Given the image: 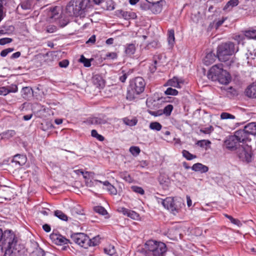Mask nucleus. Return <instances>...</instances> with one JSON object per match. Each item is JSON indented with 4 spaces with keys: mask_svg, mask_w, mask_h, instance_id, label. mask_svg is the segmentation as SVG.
<instances>
[{
    "mask_svg": "<svg viewBox=\"0 0 256 256\" xmlns=\"http://www.w3.org/2000/svg\"><path fill=\"white\" fill-rule=\"evenodd\" d=\"M2 240V250L5 251V256H16L15 235L10 230L2 232L0 228V242Z\"/></svg>",
    "mask_w": 256,
    "mask_h": 256,
    "instance_id": "nucleus-1",
    "label": "nucleus"
},
{
    "mask_svg": "<svg viewBox=\"0 0 256 256\" xmlns=\"http://www.w3.org/2000/svg\"><path fill=\"white\" fill-rule=\"evenodd\" d=\"M146 84L145 80L142 77L138 76L132 80L128 88L126 99L132 100L138 98L144 92Z\"/></svg>",
    "mask_w": 256,
    "mask_h": 256,
    "instance_id": "nucleus-2",
    "label": "nucleus"
},
{
    "mask_svg": "<svg viewBox=\"0 0 256 256\" xmlns=\"http://www.w3.org/2000/svg\"><path fill=\"white\" fill-rule=\"evenodd\" d=\"M144 250L145 256H164L167 248L164 243L151 240L146 242Z\"/></svg>",
    "mask_w": 256,
    "mask_h": 256,
    "instance_id": "nucleus-3",
    "label": "nucleus"
},
{
    "mask_svg": "<svg viewBox=\"0 0 256 256\" xmlns=\"http://www.w3.org/2000/svg\"><path fill=\"white\" fill-rule=\"evenodd\" d=\"M234 52V44L232 42L222 43L217 48V57L220 61L225 62L228 66H230L234 62L230 56Z\"/></svg>",
    "mask_w": 256,
    "mask_h": 256,
    "instance_id": "nucleus-4",
    "label": "nucleus"
},
{
    "mask_svg": "<svg viewBox=\"0 0 256 256\" xmlns=\"http://www.w3.org/2000/svg\"><path fill=\"white\" fill-rule=\"evenodd\" d=\"M89 2L90 0H71L66 6V12L69 16H80Z\"/></svg>",
    "mask_w": 256,
    "mask_h": 256,
    "instance_id": "nucleus-5",
    "label": "nucleus"
},
{
    "mask_svg": "<svg viewBox=\"0 0 256 256\" xmlns=\"http://www.w3.org/2000/svg\"><path fill=\"white\" fill-rule=\"evenodd\" d=\"M238 132L236 131L234 135L230 136L224 141V144L226 148L231 150H234L238 148L242 147V144H244L246 142L243 138L240 136Z\"/></svg>",
    "mask_w": 256,
    "mask_h": 256,
    "instance_id": "nucleus-6",
    "label": "nucleus"
},
{
    "mask_svg": "<svg viewBox=\"0 0 256 256\" xmlns=\"http://www.w3.org/2000/svg\"><path fill=\"white\" fill-rule=\"evenodd\" d=\"M240 136L243 138L246 142L250 141L249 136L250 135L254 136L256 134V123L250 122L244 126V129L238 130Z\"/></svg>",
    "mask_w": 256,
    "mask_h": 256,
    "instance_id": "nucleus-7",
    "label": "nucleus"
},
{
    "mask_svg": "<svg viewBox=\"0 0 256 256\" xmlns=\"http://www.w3.org/2000/svg\"><path fill=\"white\" fill-rule=\"evenodd\" d=\"M74 242L84 248H88L90 245V239L84 233H77L72 236Z\"/></svg>",
    "mask_w": 256,
    "mask_h": 256,
    "instance_id": "nucleus-8",
    "label": "nucleus"
},
{
    "mask_svg": "<svg viewBox=\"0 0 256 256\" xmlns=\"http://www.w3.org/2000/svg\"><path fill=\"white\" fill-rule=\"evenodd\" d=\"M162 204L166 209L171 211L174 215L176 214L180 211V208L176 204L174 198L171 197H168L162 201Z\"/></svg>",
    "mask_w": 256,
    "mask_h": 256,
    "instance_id": "nucleus-9",
    "label": "nucleus"
},
{
    "mask_svg": "<svg viewBox=\"0 0 256 256\" xmlns=\"http://www.w3.org/2000/svg\"><path fill=\"white\" fill-rule=\"evenodd\" d=\"M222 64H217L211 67L208 72L207 76L212 81H216L218 76L220 74L223 68Z\"/></svg>",
    "mask_w": 256,
    "mask_h": 256,
    "instance_id": "nucleus-10",
    "label": "nucleus"
},
{
    "mask_svg": "<svg viewBox=\"0 0 256 256\" xmlns=\"http://www.w3.org/2000/svg\"><path fill=\"white\" fill-rule=\"evenodd\" d=\"M242 152L239 153V157L248 162L251 161L252 152L251 148L248 145L242 144Z\"/></svg>",
    "mask_w": 256,
    "mask_h": 256,
    "instance_id": "nucleus-11",
    "label": "nucleus"
},
{
    "mask_svg": "<svg viewBox=\"0 0 256 256\" xmlns=\"http://www.w3.org/2000/svg\"><path fill=\"white\" fill-rule=\"evenodd\" d=\"M50 239L52 240L53 243L57 245H63L68 244L70 240L63 236L62 235L57 233H52L50 236Z\"/></svg>",
    "mask_w": 256,
    "mask_h": 256,
    "instance_id": "nucleus-12",
    "label": "nucleus"
},
{
    "mask_svg": "<svg viewBox=\"0 0 256 256\" xmlns=\"http://www.w3.org/2000/svg\"><path fill=\"white\" fill-rule=\"evenodd\" d=\"M218 78L216 81H218L220 84H228L231 80L230 74L226 70L222 68L221 73L218 76Z\"/></svg>",
    "mask_w": 256,
    "mask_h": 256,
    "instance_id": "nucleus-13",
    "label": "nucleus"
},
{
    "mask_svg": "<svg viewBox=\"0 0 256 256\" xmlns=\"http://www.w3.org/2000/svg\"><path fill=\"white\" fill-rule=\"evenodd\" d=\"M92 81L94 86L98 88H102L104 86V80L100 74L93 76Z\"/></svg>",
    "mask_w": 256,
    "mask_h": 256,
    "instance_id": "nucleus-14",
    "label": "nucleus"
},
{
    "mask_svg": "<svg viewBox=\"0 0 256 256\" xmlns=\"http://www.w3.org/2000/svg\"><path fill=\"white\" fill-rule=\"evenodd\" d=\"M117 14L126 20L134 19L136 18V13L131 11L120 10L117 11Z\"/></svg>",
    "mask_w": 256,
    "mask_h": 256,
    "instance_id": "nucleus-15",
    "label": "nucleus"
},
{
    "mask_svg": "<svg viewBox=\"0 0 256 256\" xmlns=\"http://www.w3.org/2000/svg\"><path fill=\"white\" fill-rule=\"evenodd\" d=\"M40 0H26L20 5L23 10H30L33 8Z\"/></svg>",
    "mask_w": 256,
    "mask_h": 256,
    "instance_id": "nucleus-16",
    "label": "nucleus"
},
{
    "mask_svg": "<svg viewBox=\"0 0 256 256\" xmlns=\"http://www.w3.org/2000/svg\"><path fill=\"white\" fill-rule=\"evenodd\" d=\"M109 119L104 115L94 117L92 119V123L95 124H104L108 122Z\"/></svg>",
    "mask_w": 256,
    "mask_h": 256,
    "instance_id": "nucleus-17",
    "label": "nucleus"
},
{
    "mask_svg": "<svg viewBox=\"0 0 256 256\" xmlns=\"http://www.w3.org/2000/svg\"><path fill=\"white\" fill-rule=\"evenodd\" d=\"M136 50V44H127L124 46V52L128 56L133 55Z\"/></svg>",
    "mask_w": 256,
    "mask_h": 256,
    "instance_id": "nucleus-18",
    "label": "nucleus"
},
{
    "mask_svg": "<svg viewBox=\"0 0 256 256\" xmlns=\"http://www.w3.org/2000/svg\"><path fill=\"white\" fill-rule=\"evenodd\" d=\"M162 2H158V3L151 4L149 6V8L153 14H159L162 10Z\"/></svg>",
    "mask_w": 256,
    "mask_h": 256,
    "instance_id": "nucleus-19",
    "label": "nucleus"
},
{
    "mask_svg": "<svg viewBox=\"0 0 256 256\" xmlns=\"http://www.w3.org/2000/svg\"><path fill=\"white\" fill-rule=\"evenodd\" d=\"M192 170L195 172H200L201 173H204L208 170V168L200 163H196L192 167Z\"/></svg>",
    "mask_w": 256,
    "mask_h": 256,
    "instance_id": "nucleus-20",
    "label": "nucleus"
},
{
    "mask_svg": "<svg viewBox=\"0 0 256 256\" xmlns=\"http://www.w3.org/2000/svg\"><path fill=\"white\" fill-rule=\"evenodd\" d=\"M216 56L212 52H208L206 54L204 59V63L206 66H209L212 64L216 60Z\"/></svg>",
    "mask_w": 256,
    "mask_h": 256,
    "instance_id": "nucleus-21",
    "label": "nucleus"
},
{
    "mask_svg": "<svg viewBox=\"0 0 256 256\" xmlns=\"http://www.w3.org/2000/svg\"><path fill=\"white\" fill-rule=\"evenodd\" d=\"M245 93L249 98H256V85L249 86L246 90Z\"/></svg>",
    "mask_w": 256,
    "mask_h": 256,
    "instance_id": "nucleus-22",
    "label": "nucleus"
},
{
    "mask_svg": "<svg viewBox=\"0 0 256 256\" xmlns=\"http://www.w3.org/2000/svg\"><path fill=\"white\" fill-rule=\"evenodd\" d=\"M154 64H152L150 67L149 69L151 73H154L156 70L157 66L160 65V59L159 55H155L153 58Z\"/></svg>",
    "mask_w": 256,
    "mask_h": 256,
    "instance_id": "nucleus-23",
    "label": "nucleus"
},
{
    "mask_svg": "<svg viewBox=\"0 0 256 256\" xmlns=\"http://www.w3.org/2000/svg\"><path fill=\"white\" fill-rule=\"evenodd\" d=\"M32 90L29 86L24 87L21 90L22 96L26 100L31 97L32 96Z\"/></svg>",
    "mask_w": 256,
    "mask_h": 256,
    "instance_id": "nucleus-24",
    "label": "nucleus"
},
{
    "mask_svg": "<svg viewBox=\"0 0 256 256\" xmlns=\"http://www.w3.org/2000/svg\"><path fill=\"white\" fill-rule=\"evenodd\" d=\"M15 135V132L13 130H8L0 134V140H8Z\"/></svg>",
    "mask_w": 256,
    "mask_h": 256,
    "instance_id": "nucleus-25",
    "label": "nucleus"
},
{
    "mask_svg": "<svg viewBox=\"0 0 256 256\" xmlns=\"http://www.w3.org/2000/svg\"><path fill=\"white\" fill-rule=\"evenodd\" d=\"M104 252L108 256H118L114 246L112 245L105 248Z\"/></svg>",
    "mask_w": 256,
    "mask_h": 256,
    "instance_id": "nucleus-26",
    "label": "nucleus"
},
{
    "mask_svg": "<svg viewBox=\"0 0 256 256\" xmlns=\"http://www.w3.org/2000/svg\"><path fill=\"white\" fill-rule=\"evenodd\" d=\"M164 86H168L177 88H180L178 79L176 77H174L172 78L169 80Z\"/></svg>",
    "mask_w": 256,
    "mask_h": 256,
    "instance_id": "nucleus-27",
    "label": "nucleus"
},
{
    "mask_svg": "<svg viewBox=\"0 0 256 256\" xmlns=\"http://www.w3.org/2000/svg\"><path fill=\"white\" fill-rule=\"evenodd\" d=\"M58 6H54L53 8H50V11L48 12V16L52 19L56 18V16L58 15Z\"/></svg>",
    "mask_w": 256,
    "mask_h": 256,
    "instance_id": "nucleus-28",
    "label": "nucleus"
},
{
    "mask_svg": "<svg viewBox=\"0 0 256 256\" xmlns=\"http://www.w3.org/2000/svg\"><path fill=\"white\" fill-rule=\"evenodd\" d=\"M238 0H230L223 8L224 10H228L230 7L232 8L238 4Z\"/></svg>",
    "mask_w": 256,
    "mask_h": 256,
    "instance_id": "nucleus-29",
    "label": "nucleus"
},
{
    "mask_svg": "<svg viewBox=\"0 0 256 256\" xmlns=\"http://www.w3.org/2000/svg\"><path fill=\"white\" fill-rule=\"evenodd\" d=\"M173 109V106L172 104H169L166 106L162 110V114H164L166 116H170L171 114Z\"/></svg>",
    "mask_w": 256,
    "mask_h": 256,
    "instance_id": "nucleus-30",
    "label": "nucleus"
},
{
    "mask_svg": "<svg viewBox=\"0 0 256 256\" xmlns=\"http://www.w3.org/2000/svg\"><path fill=\"white\" fill-rule=\"evenodd\" d=\"M54 216L62 220L67 221L68 220V216L60 210L54 211Z\"/></svg>",
    "mask_w": 256,
    "mask_h": 256,
    "instance_id": "nucleus-31",
    "label": "nucleus"
},
{
    "mask_svg": "<svg viewBox=\"0 0 256 256\" xmlns=\"http://www.w3.org/2000/svg\"><path fill=\"white\" fill-rule=\"evenodd\" d=\"M27 160L26 155L17 154V164L20 166L24 165Z\"/></svg>",
    "mask_w": 256,
    "mask_h": 256,
    "instance_id": "nucleus-32",
    "label": "nucleus"
},
{
    "mask_svg": "<svg viewBox=\"0 0 256 256\" xmlns=\"http://www.w3.org/2000/svg\"><path fill=\"white\" fill-rule=\"evenodd\" d=\"M168 43L171 44H173L174 42V31L173 29H170L168 30Z\"/></svg>",
    "mask_w": 256,
    "mask_h": 256,
    "instance_id": "nucleus-33",
    "label": "nucleus"
},
{
    "mask_svg": "<svg viewBox=\"0 0 256 256\" xmlns=\"http://www.w3.org/2000/svg\"><path fill=\"white\" fill-rule=\"evenodd\" d=\"M182 156L188 160H190L196 158V155L190 154L188 150H185L182 151Z\"/></svg>",
    "mask_w": 256,
    "mask_h": 256,
    "instance_id": "nucleus-34",
    "label": "nucleus"
},
{
    "mask_svg": "<svg viewBox=\"0 0 256 256\" xmlns=\"http://www.w3.org/2000/svg\"><path fill=\"white\" fill-rule=\"evenodd\" d=\"M245 36L249 39L256 38V30H246L244 34Z\"/></svg>",
    "mask_w": 256,
    "mask_h": 256,
    "instance_id": "nucleus-35",
    "label": "nucleus"
},
{
    "mask_svg": "<svg viewBox=\"0 0 256 256\" xmlns=\"http://www.w3.org/2000/svg\"><path fill=\"white\" fill-rule=\"evenodd\" d=\"M149 127H150V128L152 130H156L157 131H160V130H161V129L162 128V126L160 122H152L150 124Z\"/></svg>",
    "mask_w": 256,
    "mask_h": 256,
    "instance_id": "nucleus-36",
    "label": "nucleus"
},
{
    "mask_svg": "<svg viewBox=\"0 0 256 256\" xmlns=\"http://www.w3.org/2000/svg\"><path fill=\"white\" fill-rule=\"evenodd\" d=\"M17 251L20 256H27V250L23 245L20 244L17 248Z\"/></svg>",
    "mask_w": 256,
    "mask_h": 256,
    "instance_id": "nucleus-37",
    "label": "nucleus"
},
{
    "mask_svg": "<svg viewBox=\"0 0 256 256\" xmlns=\"http://www.w3.org/2000/svg\"><path fill=\"white\" fill-rule=\"evenodd\" d=\"M79 62L82 63L85 67H90L91 66V61L86 58L84 55L80 56Z\"/></svg>",
    "mask_w": 256,
    "mask_h": 256,
    "instance_id": "nucleus-38",
    "label": "nucleus"
},
{
    "mask_svg": "<svg viewBox=\"0 0 256 256\" xmlns=\"http://www.w3.org/2000/svg\"><path fill=\"white\" fill-rule=\"evenodd\" d=\"M94 209L95 212L102 216H104L108 214L106 210L102 206H96L94 207Z\"/></svg>",
    "mask_w": 256,
    "mask_h": 256,
    "instance_id": "nucleus-39",
    "label": "nucleus"
},
{
    "mask_svg": "<svg viewBox=\"0 0 256 256\" xmlns=\"http://www.w3.org/2000/svg\"><path fill=\"white\" fill-rule=\"evenodd\" d=\"M91 135L92 137L96 138L98 140L102 142L104 140V138L98 134L96 130H92L91 132Z\"/></svg>",
    "mask_w": 256,
    "mask_h": 256,
    "instance_id": "nucleus-40",
    "label": "nucleus"
},
{
    "mask_svg": "<svg viewBox=\"0 0 256 256\" xmlns=\"http://www.w3.org/2000/svg\"><path fill=\"white\" fill-rule=\"evenodd\" d=\"M131 189L136 193L140 194L141 195H144V190L142 187L136 186H131Z\"/></svg>",
    "mask_w": 256,
    "mask_h": 256,
    "instance_id": "nucleus-41",
    "label": "nucleus"
},
{
    "mask_svg": "<svg viewBox=\"0 0 256 256\" xmlns=\"http://www.w3.org/2000/svg\"><path fill=\"white\" fill-rule=\"evenodd\" d=\"M236 118L235 116L230 113L223 112L220 114V118L222 120L232 119L234 120Z\"/></svg>",
    "mask_w": 256,
    "mask_h": 256,
    "instance_id": "nucleus-42",
    "label": "nucleus"
},
{
    "mask_svg": "<svg viewBox=\"0 0 256 256\" xmlns=\"http://www.w3.org/2000/svg\"><path fill=\"white\" fill-rule=\"evenodd\" d=\"M130 152L134 156L139 154L140 150L139 147L136 146H132L130 148Z\"/></svg>",
    "mask_w": 256,
    "mask_h": 256,
    "instance_id": "nucleus-43",
    "label": "nucleus"
},
{
    "mask_svg": "<svg viewBox=\"0 0 256 256\" xmlns=\"http://www.w3.org/2000/svg\"><path fill=\"white\" fill-rule=\"evenodd\" d=\"M120 177L128 182H132V178L130 175L127 172H122L120 174Z\"/></svg>",
    "mask_w": 256,
    "mask_h": 256,
    "instance_id": "nucleus-44",
    "label": "nucleus"
},
{
    "mask_svg": "<svg viewBox=\"0 0 256 256\" xmlns=\"http://www.w3.org/2000/svg\"><path fill=\"white\" fill-rule=\"evenodd\" d=\"M178 92L176 90L172 88H168L164 92V94L166 95L176 96L178 95Z\"/></svg>",
    "mask_w": 256,
    "mask_h": 256,
    "instance_id": "nucleus-45",
    "label": "nucleus"
},
{
    "mask_svg": "<svg viewBox=\"0 0 256 256\" xmlns=\"http://www.w3.org/2000/svg\"><path fill=\"white\" fill-rule=\"evenodd\" d=\"M16 91V90H12L6 87H2V88H0V95L6 96L9 92H14Z\"/></svg>",
    "mask_w": 256,
    "mask_h": 256,
    "instance_id": "nucleus-46",
    "label": "nucleus"
},
{
    "mask_svg": "<svg viewBox=\"0 0 256 256\" xmlns=\"http://www.w3.org/2000/svg\"><path fill=\"white\" fill-rule=\"evenodd\" d=\"M118 58V54L115 52H108L106 54L105 59L114 60Z\"/></svg>",
    "mask_w": 256,
    "mask_h": 256,
    "instance_id": "nucleus-47",
    "label": "nucleus"
},
{
    "mask_svg": "<svg viewBox=\"0 0 256 256\" xmlns=\"http://www.w3.org/2000/svg\"><path fill=\"white\" fill-rule=\"evenodd\" d=\"M214 130V128L212 126H210L208 127L201 128L200 132L204 134H210Z\"/></svg>",
    "mask_w": 256,
    "mask_h": 256,
    "instance_id": "nucleus-48",
    "label": "nucleus"
},
{
    "mask_svg": "<svg viewBox=\"0 0 256 256\" xmlns=\"http://www.w3.org/2000/svg\"><path fill=\"white\" fill-rule=\"evenodd\" d=\"M128 216L130 218L132 219L137 220L138 219L140 215L136 212L130 210V212H128Z\"/></svg>",
    "mask_w": 256,
    "mask_h": 256,
    "instance_id": "nucleus-49",
    "label": "nucleus"
},
{
    "mask_svg": "<svg viewBox=\"0 0 256 256\" xmlns=\"http://www.w3.org/2000/svg\"><path fill=\"white\" fill-rule=\"evenodd\" d=\"M124 122L126 125L130 126H134L136 125L138 122L136 119L129 120L128 118H125Z\"/></svg>",
    "mask_w": 256,
    "mask_h": 256,
    "instance_id": "nucleus-50",
    "label": "nucleus"
},
{
    "mask_svg": "<svg viewBox=\"0 0 256 256\" xmlns=\"http://www.w3.org/2000/svg\"><path fill=\"white\" fill-rule=\"evenodd\" d=\"M106 190L111 194L116 195L117 194V190L116 188L112 184L109 186V187L106 188Z\"/></svg>",
    "mask_w": 256,
    "mask_h": 256,
    "instance_id": "nucleus-51",
    "label": "nucleus"
},
{
    "mask_svg": "<svg viewBox=\"0 0 256 256\" xmlns=\"http://www.w3.org/2000/svg\"><path fill=\"white\" fill-rule=\"evenodd\" d=\"M148 112L149 114L154 116H158L162 115V110H160L157 111L148 110Z\"/></svg>",
    "mask_w": 256,
    "mask_h": 256,
    "instance_id": "nucleus-52",
    "label": "nucleus"
},
{
    "mask_svg": "<svg viewBox=\"0 0 256 256\" xmlns=\"http://www.w3.org/2000/svg\"><path fill=\"white\" fill-rule=\"evenodd\" d=\"M57 30V28L55 26L50 25L47 26L46 31L48 33H53Z\"/></svg>",
    "mask_w": 256,
    "mask_h": 256,
    "instance_id": "nucleus-53",
    "label": "nucleus"
},
{
    "mask_svg": "<svg viewBox=\"0 0 256 256\" xmlns=\"http://www.w3.org/2000/svg\"><path fill=\"white\" fill-rule=\"evenodd\" d=\"M12 41V40L10 38H4L0 39V45H4L6 44H8L11 42Z\"/></svg>",
    "mask_w": 256,
    "mask_h": 256,
    "instance_id": "nucleus-54",
    "label": "nucleus"
},
{
    "mask_svg": "<svg viewBox=\"0 0 256 256\" xmlns=\"http://www.w3.org/2000/svg\"><path fill=\"white\" fill-rule=\"evenodd\" d=\"M14 50V49L12 48L5 49L1 52L0 56L2 57H5L8 53L12 52Z\"/></svg>",
    "mask_w": 256,
    "mask_h": 256,
    "instance_id": "nucleus-55",
    "label": "nucleus"
},
{
    "mask_svg": "<svg viewBox=\"0 0 256 256\" xmlns=\"http://www.w3.org/2000/svg\"><path fill=\"white\" fill-rule=\"evenodd\" d=\"M90 246H95L98 245L100 243L98 237H94L92 239H90Z\"/></svg>",
    "mask_w": 256,
    "mask_h": 256,
    "instance_id": "nucleus-56",
    "label": "nucleus"
},
{
    "mask_svg": "<svg viewBox=\"0 0 256 256\" xmlns=\"http://www.w3.org/2000/svg\"><path fill=\"white\" fill-rule=\"evenodd\" d=\"M69 64V62L68 60H64L60 61L58 63V65L61 68H66Z\"/></svg>",
    "mask_w": 256,
    "mask_h": 256,
    "instance_id": "nucleus-57",
    "label": "nucleus"
},
{
    "mask_svg": "<svg viewBox=\"0 0 256 256\" xmlns=\"http://www.w3.org/2000/svg\"><path fill=\"white\" fill-rule=\"evenodd\" d=\"M232 223L234 225L237 226L238 227H240L242 225V223L238 219L234 218V220H232Z\"/></svg>",
    "mask_w": 256,
    "mask_h": 256,
    "instance_id": "nucleus-58",
    "label": "nucleus"
},
{
    "mask_svg": "<svg viewBox=\"0 0 256 256\" xmlns=\"http://www.w3.org/2000/svg\"><path fill=\"white\" fill-rule=\"evenodd\" d=\"M226 19V18H222V20H218L216 24V28H218L224 22Z\"/></svg>",
    "mask_w": 256,
    "mask_h": 256,
    "instance_id": "nucleus-59",
    "label": "nucleus"
},
{
    "mask_svg": "<svg viewBox=\"0 0 256 256\" xmlns=\"http://www.w3.org/2000/svg\"><path fill=\"white\" fill-rule=\"evenodd\" d=\"M96 36L95 35H92V36L89 39L87 40V42H86V44H89V43H91V44H94L95 42H96Z\"/></svg>",
    "mask_w": 256,
    "mask_h": 256,
    "instance_id": "nucleus-60",
    "label": "nucleus"
},
{
    "mask_svg": "<svg viewBox=\"0 0 256 256\" xmlns=\"http://www.w3.org/2000/svg\"><path fill=\"white\" fill-rule=\"evenodd\" d=\"M130 210L126 208H120V212L122 213L123 214L128 216V212H130Z\"/></svg>",
    "mask_w": 256,
    "mask_h": 256,
    "instance_id": "nucleus-61",
    "label": "nucleus"
},
{
    "mask_svg": "<svg viewBox=\"0 0 256 256\" xmlns=\"http://www.w3.org/2000/svg\"><path fill=\"white\" fill-rule=\"evenodd\" d=\"M96 182H98L102 184L104 186H106V188L109 187V186H110L111 184L107 180L105 182H102L101 180H94Z\"/></svg>",
    "mask_w": 256,
    "mask_h": 256,
    "instance_id": "nucleus-62",
    "label": "nucleus"
},
{
    "mask_svg": "<svg viewBox=\"0 0 256 256\" xmlns=\"http://www.w3.org/2000/svg\"><path fill=\"white\" fill-rule=\"evenodd\" d=\"M42 228H43V230L47 232H50L51 230L50 226L48 224H44L42 226Z\"/></svg>",
    "mask_w": 256,
    "mask_h": 256,
    "instance_id": "nucleus-63",
    "label": "nucleus"
},
{
    "mask_svg": "<svg viewBox=\"0 0 256 256\" xmlns=\"http://www.w3.org/2000/svg\"><path fill=\"white\" fill-rule=\"evenodd\" d=\"M128 78V74H124L122 76H120L119 78L120 80L122 82H124Z\"/></svg>",
    "mask_w": 256,
    "mask_h": 256,
    "instance_id": "nucleus-64",
    "label": "nucleus"
}]
</instances>
